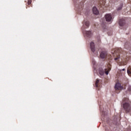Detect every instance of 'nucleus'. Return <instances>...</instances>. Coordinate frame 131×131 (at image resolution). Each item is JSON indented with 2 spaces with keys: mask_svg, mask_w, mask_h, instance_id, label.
Instances as JSON below:
<instances>
[{
  "mask_svg": "<svg viewBox=\"0 0 131 131\" xmlns=\"http://www.w3.org/2000/svg\"><path fill=\"white\" fill-rule=\"evenodd\" d=\"M122 49L121 48H115L112 50V54H116L117 57L115 58V60L118 63L119 66H124V65H126V61L124 62L123 61L120 62L118 61L119 58H120V55H119V53H121Z\"/></svg>",
  "mask_w": 131,
  "mask_h": 131,
  "instance_id": "f257e3e1",
  "label": "nucleus"
},
{
  "mask_svg": "<svg viewBox=\"0 0 131 131\" xmlns=\"http://www.w3.org/2000/svg\"><path fill=\"white\" fill-rule=\"evenodd\" d=\"M121 104L123 105V108L124 109L126 113H129V112H131L130 102H129L128 98H123Z\"/></svg>",
  "mask_w": 131,
  "mask_h": 131,
  "instance_id": "f03ea898",
  "label": "nucleus"
},
{
  "mask_svg": "<svg viewBox=\"0 0 131 131\" xmlns=\"http://www.w3.org/2000/svg\"><path fill=\"white\" fill-rule=\"evenodd\" d=\"M111 70V64L110 63H108L106 68L104 69V71L102 68L99 69V74L101 76H103V75H104V73H105L106 75H108V74H109V71H110Z\"/></svg>",
  "mask_w": 131,
  "mask_h": 131,
  "instance_id": "7ed1b4c3",
  "label": "nucleus"
},
{
  "mask_svg": "<svg viewBox=\"0 0 131 131\" xmlns=\"http://www.w3.org/2000/svg\"><path fill=\"white\" fill-rule=\"evenodd\" d=\"M115 90H116V93L119 94L121 90H123V86L121 85V84L117 83L115 85Z\"/></svg>",
  "mask_w": 131,
  "mask_h": 131,
  "instance_id": "20e7f679",
  "label": "nucleus"
},
{
  "mask_svg": "<svg viewBox=\"0 0 131 131\" xmlns=\"http://www.w3.org/2000/svg\"><path fill=\"white\" fill-rule=\"evenodd\" d=\"M105 20L107 22H111L112 21V16L110 14H106L105 16Z\"/></svg>",
  "mask_w": 131,
  "mask_h": 131,
  "instance_id": "39448f33",
  "label": "nucleus"
},
{
  "mask_svg": "<svg viewBox=\"0 0 131 131\" xmlns=\"http://www.w3.org/2000/svg\"><path fill=\"white\" fill-rule=\"evenodd\" d=\"M100 56V57L101 58V59H105V58H106V57H107V52H106V51L101 52Z\"/></svg>",
  "mask_w": 131,
  "mask_h": 131,
  "instance_id": "423d86ee",
  "label": "nucleus"
},
{
  "mask_svg": "<svg viewBox=\"0 0 131 131\" xmlns=\"http://www.w3.org/2000/svg\"><path fill=\"white\" fill-rule=\"evenodd\" d=\"M90 47L92 52H93V53H94L95 51V43H94V42H91L90 43Z\"/></svg>",
  "mask_w": 131,
  "mask_h": 131,
  "instance_id": "0eeeda50",
  "label": "nucleus"
},
{
  "mask_svg": "<svg viewBox=\"0 0 131 131\" xmlns=\"http://www.w3.org/2000/svg\"><path fill=\"white\" fill-rule=\"evenodd\" d=\"M93 13L95 15H98L99 14V11H98V9H97V8L96 7H94L93 8Z\"/></svg>",
  "mask_w": 131,
  "mask_h": 131,
  "instance_id": "6e6552de",
  "label": "nucleus"
},
{
  "mask_svg": "<svg viewBox=\"0 0 131 131\" xmlns=\"http://www.w3.org/2000/svg\"><path fill=\"white\" fill-rule=\"evenodd\" d=\"M83 33L85 34L88 37H90L92 35V32L90 31H84Z\"/></svg>",
  "mask_w": 131,
  "mask_h": 131,
  "instance_id": "1a4fd4ad",
  "label": "nucleus"
},
{
  "mask_svg": "<svg viewBox=\"0 0 131 131\" xmlns=\"http://www.w3.org/2000/svg\"><path fill=\"white\" fill-rule=\"evenodd\" d=\"M125 21L122 19H120L119 21V24L120 26H123L124 25Z\"/></svg>",
  "mask_w": 131,
  "mask_h": 131,
  "instance_id": "9d476101",
  "label": "nucleus"
},
{
  "mask_svg": "<svg viewBox=\"0 0 131 131\" xmlns=\"http://www.w3.org/2000/svg\"><path fill=\"white\" fill-rule=\"evenodd\" d=\"M83 24L84 26L85 25L86 27V28H88V27L90 26V22L89 21L84 20L83 22Z\"/></svg>",
  "mask_w": 131,
  "mask_h": 131,
  "instance_id": "9b49d317",
  "label": "nucleus"
},
{
  "mask_svg": "<svg viewBox=\"0 0 131 131\" xmlns=\"http://www.w3.org/2000/svg\"><path fill=\"white\" fill-rule=\"evenodd\" d=\"M105 4H106V2H105V0H103L102 2H100V6L101 8H103L104 6H105Z\"/></svg>",
  "mask_w": 131,
  "mask_h": 131,
  "instance_id": "f8f14e48",
  "label": "nucleus"
},
{
  "mask_svg": "<svg viewBox=\"0 0 131 131\" xmlns=\"http://www.w3.org/2000/svg\"><path fill=\"white\" fill-rule=\"evenodd\" d=\"M127 73L128 74V75H131V68H128L127 70Z\"/></svg>",
  "mask_w": 131,
  "mask_h": 131,
  "instance_id": "ddd939ff",
  "label": "nucleus"
},
{
  "mask_svg": "<svg viewBox=\"0 0 131 131\" xmlns=\"http://www.w3.org/2000/svg\"><path fill=\"white\" fill-rule=\"evenodd\" d=\"M99 81H100L99 80V79H97V80H96V83H95V85H96V88H99Z\"/></svg>",
  "mask_w": 131,
  "mask_h": 131,
  "instance_id": "4468645a",
  "label": "nucleus"
},
{
  "mask_svg": "<svg viewBox=\"0 0 131 131\" xmlns=\"http://www.w3.org/2000/svg\"><path fill=\"white\" fill-rule=\"evenodd\" d=\"M122 9V5H121L120 7L118 8V11H119Z\"/></svg>",
  "mask_w": 131,
  "mask_h": 131,
  "instance_id": "2eb2a0df",
  "label": "nucleus"
},
{
  "mask_svg": "<svg viewBox=\"0 0 131 131\" xmlns=\"http://www.w3.org/2000/svg\"><path fill=\"white\" fill-rule=\"evenodd\" d=\"M32 2V0H28V5H31V2Z\"/></svg>",
  "mask_w": 131,
  "mask_h": 131,
  "instance_id": "dca6fc26",
  "label": "nucleus"
},
{
  "mask_svg": "<svg viewBox=\"0 0 131 131\" xmlns=\"http://www.w3.org/2000/svg\"><path fill=\"white\" fill-rule=\"evenodd\" d=\"M128 91H129V92H131V86H129L128 87Z\"/></svg>",
  "mask_w": 131,
  "mask_h": 131,
  "instance_id": "f3484780",
  "label": "nucleus"
},
{
  "mask_svg": "<svg viewBox=\"0 0 131 131\" xmlns=\"http://www.w3.org/2000/svg\"><path fill=\"white\" fill-rule=\"evenodd\" d=\"M121 71H125V69H123Z\"/></svg>",
  "mask_w": 131,
  "mask_h": 131,
  "instance_id": "a211bd4d",
  "label": "nucleus"
},
{
  "mask_svg": "<svg viewBox=\"0 0 131 131\" xmlns=\"http://www.w3.org/2000/svg\"><path fill=\"white\" fill-rule=\"evenodd\" d=\"M81 8H82V5H81Z\"/></svg>",
  "mask_w": 131,
  "mask_h": 131,
  "instance_id": "6ab92c4d",
  "label": "nucleus"
},
{
  "mask_svg": "<svg viewBox=\"0 0 131 131\" xmlns=\"http://www.w3.org/2000/svg\"><path fill=\"white\" fill-rule=\"evenodd\" d=\"M110 57H111V55H110Z\"/></svg>",
  "mask_w": 131,
  "mask_h": 131,
  "instance_id": "aec40b11",
  "label": "nucleus"
}]
</instances>
